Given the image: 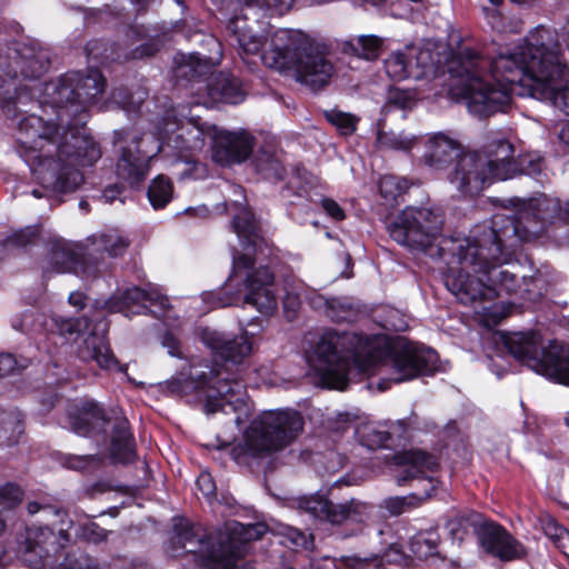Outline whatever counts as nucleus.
<instances>
[{
    "instance_id": "obj_16",
    "label": "nucleus",
    "mask_w": 569,
    "mask_h": 569,
    "mask_svg": "<svg viewBox=\"0 0 569 569\" xmlns=\"http://www.w3.org/2000/svg\"><path fill=\"white\" fill-rule=\"evenodd\" d=\"M71 525L72 521L69 520L68 526L60 528L57 532L48 526L27 527L24 538L19 542L23 562L34 567L39 563L48 566L47 560L70 542Z\"/></svg>"
},
{
    "instance_id": "obj_46",
    "label": "nucleus",
    "mask_w": 569,
    "mask_h": 569,
    "mask_svg": "<svg viewBox=\"0 0 569 569\" xmlns=\"http://www.w3.org/2000/svg\"><path fill=\"white\" fill-rule=\"evenodd\" d=\"M38 236L36 227H26L14 231L6 242L11 246L24 247L31 243Z\"/></svg>"
},
{
    "instance_id": "obj_51",
    "label": "nucleus",
    "mask_w": 569,
    "mask_h": 569,
    "mask_svg": "<svg viewBox=\"0 0 569 569\" xmlns=\"http://www.w3.org/2000/svg\"><path fill=\"white\" fill-rule=\"evenodd\" d=\"M80 536L89 542L98 543L107 538L106 531L94 522L81 527Z\"/></svg>"
},
{
    "instance_id": "obj_37",
    "label": "nucleus",
    "mask_w": 569,
    "mask_h": 569,
    "mask_svg": "<svg viewBox=\"0 0 569 569\" xmlns=\"http://www.w3.org/2000/svg\"><path fill=\"white\" fill-rule=\"evenodd\" d=\"M437 542L436 532H420L410 540V550L416 559L428 561L437 555Z\"/></svg>"
},
{
    "instance_id": "obj_32",
    "label": "nucleus",
    "mask_w": 569,
    "mask_h": 569,
    "mask_svg": "<svg viewBox=\"0 0 569 569\" xmlns=\"http://www.w3.org/2000/svg\"><path fill=\"white\" fill-rule=\"evenodd\" d=\"M88 240L91 242L92 250L104 251L111 257L122 256L130 246V240L118 230L93 234Z\"/></svg>"
},
{
    "instance_id": "obj_55",
    "label": "nucleus",
    "mask_w": 569,
    "mask_h": 569,
    "mask_svg": "<svg viewBox=\"0 0 569 569\" xmlns=\"http://www.w3.org/2000/svg\"><path fill=\"white\" fill-rule=\"evenodd\" d=\"M321 207L329 217L337 221L343 220L346 217L343 209L332 199L323 198Z\"/></svg>"
},
{
    "instance_id": "obj_22",
    "label": "nucleus",
    "mask_w": 569,
    "mask_h": 569,
    "mask_svg": "<svg viewBox=\"0 0 569 569\" xmlns=\"http://www.w3.org/2000/svg\"><path fill=\"white\" fill-rule=\"evenodd\" d=\"M477 536L481 548L500 560L511 561L526 556L522 543L499 525L486 523L479 527Z\"/></svg>"
},
{
    "instance_id": "obj_62",
    "label": "nucleus",
    "mask_w": 569,
    "mask_h": 569,
    "mask_svg": "<svg viewBox=\"0 0 569 569\" xmlns=\"http://www.w3.org/2000/svg\"><path fill=\"white\" fill-rule=\"evenodd\" d=\"M14 365V360L10 355L1 356L0 357V375H6L9 372Z\"/></svg>"
},
{
    "instance_id": "obj_41",
    "label": "nucleus",
    "mask_w": 569,
    "mask_h": 569,
    "mask_svg": "<svg viewBox=\"0 0 569 569\" xmlns=\"http://www.w3.org/2000/svg\"><path fill=\"white\" fill-rule=\"evenodd\" d=\"M378 142L390 150L409 151L417 143V138L405 132H380Z\"/></svg>"
},
{
    "instance_id": "obj_50",
    "label": "nucleus",
    "mask_w": 569,
    "mask_h": 569,
    "mask_svg": "<svg viewBox=\"0 0 569 569\" xmlns=\"http://www.w3.org/2000/svg\"><path fill=\"white\" fill-rule=\"evenodd\" d=\"M301 300H305L303 284H300L286 293L283 299L284 310L296 312V310L299 308L301 303Z\"/></svg>"
},
{
    "instance_id": "obj_26",
    "label": "nucleus",
    "mask_w": 569,
    "mask_h": 569,
    "mask_svg": "<svg viewBox=\"0 0 569 569\" xmlns=\"http://www.w3.org/2000/svg\"><path fill=\"white\" fill-rule=\"evenodd\" d=\"M9 59L8 63L0 62V64L3 66L7 74L10 77H18L20 74L26 79H36L44 73L49 67L48 54L43 51L22 54L14 51L13 56L9 57Z\"/></svg>"
},
{
    "instance_id": "obj_20",
    "label": "nucleus",
    "mask_w": 569,
    "mask_h": 569,
    "mask_svg": "<svg viewBox=\"0 0 569 569\" xmlns=\"http://www.w3.org/2000/svg\"><path fill=\"white\" fill-rule=\"evenodd\" d=\"M198 336L214 356L232 365L241 363L252 353V336L247 331L233 337L213 329L201 328Z\"/></svg>"
},
{
    "instance_id": "obj_56",
    "label": "nucleus",
    "mask_w": 569,
    "mask_h": 569,
    "mask_svg": "<svg viewBox=\"0 0 569 569\" xmlns=\"http://www.w3.org/2000/svg\"><path fill=\"white\" fill-rule=\"evenodd\" d=\"M341 566L346 567L347 569H357L365 566H375L380 567L383 566V563L380 561L378 562V558L372 559L370 562L368 559H361L358 557H343L341 559Z\"/></svg>"
},
{
    "instance_id": "obj_12",
    "label": "nucleus",
    "mask_w": 569,
    "mask_h": 569,
    "mask_svg": "<svg viewBox=\"0 0 569 569\" xmlns=\"http://www.w3.org/2000/svg\"><path fill=\"white\" fill-rule=\"evenodd\" d=\"M569 219V203L561 204L557 198L540 194L521 202L515 218L495 214L490 227L508 238L516 236L521 240H530L541 234L548 224L556 220Z\"/></svg>"
},
{
    "instance_id": "obj_24",
    "label": "nucleus",
    "mask_w": 569,
    "mask_h": 569,
    "mask_svg": "<svg viewBox=\"0 0 569 569\" xmlns=\"http://www.w3.org/2000/svg\"><path fill=\"white\" fill-rule=\"evenodd\" d=\"M459 151L460 144L456 140L449 138L443 133H436L428 139L427 150L423 154L426 163L436 170H442L447 168V166L451 163L455 159L457 160L453 170L448 176L450 183L453 184L456 188L457 186L451 181V178L456 172V167L462 157L472 153L469 152L459 156ZM480 153H483V151H481Z\"/></svg>"
},
{
    "instance_id": "obj_39",
    "label": "nucleus",
    "mask_w": 569,
    "mask_h": 569,
    "mask_svg": "<svg viewBox=\"0 0 569 569\" xmlns=\"http://www.w3.org/2000/svg\"><path fill=\"white\" fill-rule=\"evenodd\" d=\"M360 442L369 449L385 447L390 439V432L380 429L378 426L367 423L357 429Z\"/></svg>"
},
{
    "instance_id": "obj_52",
    "label": "nucleus",
    "mask_w": 569,
    "mask_h": 569,
    "mask_svg": "<svg viewBox=\"0 0 569 569\" xmlns=\"http://www.w3.org/2000/svg\"><path fill=\"white\" fill-rule=\"evenodd\" d=\"M99 46L100 43L98 41H92V42H89L86 47V50L88 52V56L91 57L92 59L94 60H103V61H107V60H120V59H128V52H123V53H114V54H106L103 52H99Z\"/></svg>"
},
{
    "instance_id": "obj_63",
    "label": "nucleus",
    "mask_w": 569,
    "mask_h": 569,
    "mask_svg": "<svg viewBox=\"0 0 569 569\" xmlns=\"http://www.w3.org/2000/svg\"><path fill=\"white\" fill-rule=\"evenodd\" d=\"M487 18H488V21L489 23H491V26L493 28H497L499 27V12L497 9H488V8H485L483 9Z\"/></svg>"
},
{
    "instance_id": "obj_27",
    "label": "nucleus",
    "mask_w": 569,
    "mask_h": 569,
    "mask_svg": "<svg viewBox=\"0 0 569 569\" xmlns=\"http://www.w3.org/2000/svg\"><path fill=\"white\" fill-rule=\"evenodd\" d=\"M208 101L203 103H217L224 102L230 104H237L244 98L243 91L240 88L239 81L223 73L211 76L206 86Z\"/></svg>"
},
{
    "instance_id": "obj_35",
    "label": "nucleus",
    "mask_w": 569,
    "mask_h": 569,
    "mask_svg": "<svg viewBox=\"0 0 569 569\" xmlns=\"http://www.w3.org/2000/svg\"><path fill=\"white\" fill-rule=\"evenodd\" d=\"M299 509L309 513L316 519L325 520L333 525V512L337 510V505L332 503L325 496L312 495L301 497L298 500Z\"/></svg>"
},
{
    "instance_id": "obj_31",
    "label": "nucleus",
    "mask_w": 569,
    "mask_h": 569,
    "mask_svg": "<svg viewBox=\"0 0 569 569\" xmlns=\"http://www.w3.org/2000/svg\"><path fill=\"white\" fill-rule=\"evenodd\" d=\"M174 77L177 80L192 81L210 72L211 63L196 54H178L174 58Z\"/></svg>"
},
{
    "instance_id": "obj_58",
    "label": "nucleus",
    "mask_w": 569,
    "mask_h": 569,
    "mask_svg": "<svg viewBox=\"0 0 569 569\" xmlns=\"http://www.w3.org/2000/svg\"><path fill=\"white\" fill-rule=\"evenodd\" d=\"M86 295L80 291H73L68 297V302L78 310H81L86 306Z\"/></svg>"
},
{
    "instance_id": "obj_64",
    "label": "nucleus",
    "mask_w": 569,
    "mask_h": 569,
    "mask_svg": "<svg viewBox=\"0 0 569 569\" xmlns=\"http://www.w3.org/2000/svg\"><path fill=\"white\" fill-rule=\"evenodd\" d=\"M558 137L560 142L569 147V121L561 127Z\"/></svg>"
},
{
    "instance_id": "obj_33",
    "label": "nucleus",
    "mask_w": 569,
    "mask_h": 569,
    "mask_svg": "<svg viewBox=\"0 0 569 569\" xmlns=\"http://www.w3.org/2000/svg\"><path fill=\"white\" fill-rule=\"evenodd\" d=\"M256 170L268 180L279 181L283 179L286 169L282 163L281 153L262 149L254 158Z\"/></svg>"
},
{
    "instance_id": "obj_28",
    "label": "nucleus",
    "mask_w": 569,
    "mask_h": 569,
    "mask_svg": "<svg viewBox=\"0 0 569 569\" xmlns=\"http://www.w3.org/2000/svg\"><path fill=\"white\" fill-rule=\"evenodd\" d=\"M51 262L54 264L58 272L73 271L84 279L96 277L98 271L96 267L79 263L78 253L73 246L66 241H58L52 246Z\"/></svg>"
},
{
    "instance_id": "obj_54",
    "label": "nucleus",
    "mask_w": 569,
    "mask_h": 569,
    "mask_svg": "<svg viewBox=\"0 0 569 569\" xmlns=\"http://www.w3.org/2000/svg\"><path fill=\"white\" fill-rule=\"evenodd\" d=\"M137 94H138L137 99H133L132 96L130 98H127V97H122L120 91H114L112 93V98H113L114 102L121 104L123 109H127L130 111V110H137L143 101L144 93L137 92Z\"/></svg>"
},
{
    "instance_id": "obj_8",
    "label": "nucleus",
    "mask_w": 569,
    "mask_h": 569,
    "mask_svg": "<svg viewBox=\"0 0 569 569\" xmlns=\"http://www.w3.org/2000/svg\"><path fill=\"white\" fill-rule=\"evenodd\" d=\"M261 62L279 71H291L296 80L313 90L326 87L335 73L326 53L290 30H276Z\"/></svg>"
},
{
    "instance_id": "obj_15",
    "label": "nucleus",
    "mask_w": 569,
    "mask_h": 569,
    "mask_svg": "<svg viewBox=\"0 0 569 569\" xmlns=\"http://www.w3.org/2000/svg\"><path fill=\"white\" fill-rule=\"evenodd\" d=\"M442 223V216L435 210L408 207L389 226V233L402 246L427 251L438 240Z\"/></svg>"
},
{
    "instance_id": "obj_49",
    "label": "nucleus",
    "mask_w": 569,
    "mask_h": 569,
    "mask_svg": "<svg viewBox=\"0 0 569 569\" xmlns=\"http://www.w3.org/2000/svg\"><path fill=\"white\" fill-rule=\"evenodd\" d=\"M379 188L381 194L386 198H396L402 190H405L399 179L393 176H386L381 178Z\"/></svg>"
},
{
    "instance_id": "obj_36",
    "label": "nucleus",
    "mask_w": 569,
    "mask_h": 569,
    "mask_svg": "<svg viewBox=\"0 0 569 569\" xmlns=\"http://www.w3.org/2000/svg\"><path fill=\"white\" fill-rule=\"evenodd\" d=\"M23 431L20 415L0 410V448L16 445Z\"/></svg>"
},
{
    "instance_id": "obj_3",
    "label": "nucleus",
    "mask_w": 569,
    "mask_h": 569,
    "mask_svg": "<svg viewBox=\"0 0 569 569\" xmlns=\"http://www.w3.org/2000/svg\"><path fill=\"white\" fill-rule=\"evenodd\" d=\"M438 355L429 348L399 339L390 343L385 356L369 339L353 332L329 330L315 347L310 366L321 382L343 390L351 370L359 373H390V380L402 382L437 369Z\"/></svg>"
},
{
    "instance_id": "obj_61",
    "label": "nucleus",
    "mask_w": 569,
    "mask_h": 569,
    "mask_svg": "<svg viewBox=\"0 0 569 569\" xmlns=\"http://www.w3.org/2000/svg\"><path fill=\"white\" fill-rule=\"evenodd\" d=\"M389 101L392 103L398 104L400 108H407L408 107V99L406 93L400 91L391 92L389 96Z\"/></svg>"
},
{
    "instance_id": "obj_53",
    "label": "nucleus",
    "mask_w": 569,
    "mask_h": 569,
    "mask_svg": "<svg viewBox=\"0 0 569 569\" xmlns=\"http://www.w3.org/2000/svg\"><path fill=\"white\" fill-rule=\"evenodd\" d=\"M197 487L203 493L206 498L214 497L216 483L212 476L209 472H201L197 478Z\"/></svg>"
},
{
    "instance_id": "obj_48",
    "label": "nucleus",
    "mask_w": 569,
    "mask_h": 569,
    "mask_svg": "<svg viewBox=\"0 0 569 569\" xmlns=\"http://www.w3.org/2000/svg\"><path fill=\"white\" fill-rule=\"evenodd\" d=\"M282 535L292 547L308 549L312 545L310 537L297 528L284 527Z\"/></svg>"
},
{
    "instance_id": "obj_19",
    "label": "nucleus",
    "mask_w": 569,
    "mask_h": 569,
    "mask_svg": "<svg viewBox=\"0 0 569 569\" xmlns=\"http://www.w3.org/2000/svg\"><path fill=\"white\" fill-rule=\"evenodd\" d=\"M59 332L70 340H77L84 336L83 343L78 350L79 357L83 361H96L100 368L113 369L118 367L108 342L102 335L89 332L86 335L82 328L88 327L87 319H62L57 322Z\"/></svg>"
},
{
    "instance_id": "obj_42",
    "label": "nucleus",
    "mask_w": 569,
    "mask_h": 569,
    "mask_svg": "<svg viewBox=\"0 0 569 569\" xmlns=\"http://www.w3.org/2000/svg\"><path fill=\"white\" fill-rule=\"evenodd\" d=\"M542 529L555 546L567 555L569 550V531L560 526L553 518L549 517L543 521Z\"/></svg>"
},
{
    "instance_id": "obj_5",
    "label": "nucleus",
    "mask_w": 569,
    "mask_h": 569,
    "mask_svg": "<svg viewBox=\"0 0 569 569\" xmlns=\"http://www.w3.org/2000/svg\"><path fill=\"white\" fill-rule=\"evenodd\" d=\"M214 129L200 121V116L188 117L184 108L167 110L158 127L160 143L144 134L128 132V146L121 150L117 174L131 187L138 186L148 174L150 160L166 147L181 151H198L204 146L207 136L214 138Z\"/></svg>"
},
{
    "instance_id": "obj_40",
    "label": "nucleus",
    "mask_w": 569,
    "mask_h": 569,
    "mask_svg": "<svg viewBox=\"0 0 569 569\" xmlns=\"http://www.w3.org/2000/svg\"><path fill=\"white\" fill-rule=\"evenodd\" d=\"M148 197L153 208H163L172 197V184L163 176H158L148 189Z\"/></svg>"
},
{
    "instance_id": "obj_57",
    "label": "nucleus",
    "mask_w": 569,
    "mask_h": 569,
    "mask_svg": "<svg viewBox=\"0 0 569 569\" xmlns=\"http://www.w3.org/2000/svg\"><path fill=\"white\" fill-rule=\"evenodd\" d=\"M180 166H183V169L173 171V173L179 176L180 179H186L193 174V172L196 171V169L198 167V163L193 160L186 158L184 160H177L173 163V167L176 169H178Z\"/></svg>"
},
{
    "instance_id": "obj_1",
    "label": "nucleus",
    "mask_w": 569,
    "mask_h": 569,
    "mask_svg": "<svg viewBox=\"0 0 569 569\" xmlns=\"http://www.w3.org/2000/svg\"><path fill=\"white\" fill-rule=\"evenodd\" d=\"M448 72L455 79L452 94L477 117L506 111L513 94L548 101L569 116V67L556 33L545 27L491 59L462 50L449 61Z\"/></svg>"
},
{
    "instance_id": "obj_34",
    "label": "nucleus",
    "mask_w": 569,
    "mask_h": 569,
    "mask_svg": "<svg viewBox=\"0 0 569 569\" xmlns=\"http://www.w3.org/2000/svg\"><path fill=\"white\" fill-rule=\"evenodd\" d=\"M373 507L369 503L351 499L349 502L338 503L333 512V525H341L346 521L362 523L367 521Z\"/></svg>"
},
{
    "instance_id": "obj_11",
    "label": "nucleus",
    "mask_w": 569,
    "mask_h": 569,
    "mask_svg": "<svg viewBox=\"0 0 569 569\" xmlns=\"http://www.w3.org/2000/svg\"><path fill=\"white\" fill-rule=\"evenodd\" d=\"M500 340L506 350L535 372L569 386V350L556 342L542 348L535 332L503 333Z\"/></svg>"
},
{
    "instance_id": "obj_43",
    "label": "nucleus",
    "mask_w": 569,
    "mask_h": 569,
    "mask_svg": "<svg viewBox=\"0 0 569 569\" xmlns=\"http://www.w3.org/2000/svg\"><path fill=\"white\" fill-rule=\"evenodd\" d=\"M232 227L239 238L246 239L249 244H256L257 227L251 212L243 211L240 216L234 217Z\"/></svg>"
},
{
    "instance_id": "obj_29",
    "label": "nucleus",
    "mask_w": 569,
    "mask_h": 569,
    "mask_svg": "<svg viewBox=\"0 0 569 569\" xmlns=\"http://www.w3.org/2000/svg\"><path fill=\"white\" fill-rule=\"evenodd\" d=\"M383 47V38L375 34H363L345 40L340 43L343 53L368 61L379 58Z\"/></svg>"
},
{
    "instance_id": "obj_2",
    "label": "nucleus",
    "mask_w": 569,
    "mask_h": 569,
    "mask_svg": "<svg viewBox=\"0 0 569 569\" xmlns=\"http://www.w3.org/2000/svg\"><path fill=\"white\" fill-rule=\"evenodd\" d=\"M106 81L97 69L86 74L72 71L46 91L58 123L30 114L19 123L20 154L37 181L46 189L68 192L83 181L78 166H91L100 158L97 143L80 132L84 111L98 101Z\"/></svg>"
},
{
    "instance_id": "obj_44",
    "label": "nucleus",
    "mask_w": 569,
    "mask_h": 569,
    "mask_svg": "<svg viewBox=\"0 0 569 569\" xmlns=\"http://www.w3.org/2000/svg\"><path fill=\"white\" fill-rule=\"evenodd\" d=\"M326 119L337 127L342 134H351L356 130L358 119L339 110H330L326 112Z\"/></svg>"
},
{
    "instance_id": "obj_18",
    "label": "nucleus",
    "mask_w": 569,
    "mask_h": 569,
    "mask_svg": "<svg viewBox=\"0 0 569 569\" xmlns=\"http://www.w3.org/2000/svg\"><path fill=\"white\" fill-rule=\"evenodd\" d=\"M206 411L232 415V421L239 427L249 417L250 408L244 399V386L238 380L217 379L207 393Z\"/></svg>"
},
{
    "instance_id": "obj_17",
    "label": "nucleus",
    "mask_w": 569,
    "mask_h": 569,
    "mask_svg": "<svg viewBox=\"0 0 569 569\" xmlns=\"http://www.w3.org/2000/svg\"><path fill=\"white\" fill-rule=\"evenodd\" d=\"M385 69L395 81L419 80L436 74L437 67L431 50L417 46H407L392 52L385 60Z\"/></svg>"
},
{
    "instance_id": "obj_4",
    "label": "nucleus",
    "mask_w": 569,
    "mask_h": 569,
    "mask_svg": "<svg viewBox=\"0 0 569 569\" xmlns=\"http://www.w3.org/2000/svg\"><path fill=\"white\" fill-rule=\"evenodd\" d=\"M505 241L498 229L483 227L467 238H442L437 256L445 262V284L462 303L491 301L506 295L529 292L526 278L521 280L509 269L501 268L508 260Z\"/></svg>"
},
{
    "instance_id": "obj_13",
    "label": "nucleus",
    "mask_w": 569,
    "mask_h": 569,
    "mask_svg": "<svg viewBox=\"0 0 569 569\" xmlns=\"http://www.w3.org/2000/svg\"><path fill=\"white\" fill-rule=\"evenodd\" d=\"M260 0L244 1L239 13L228 22L227 29L238 43L241 59L250 63V59L258 57L270 49V41L276 31H271L269 22L262 16Z\"/></svg>"
},
{
    "instance_id": "obj_14",
    "label": "nucleus",
    "mask_w": 569,
    "mask_h": 569,
    "mask_svg": "<svg viewBox=\"0 0 569 569\" xmlns=\"http://www.w3.org/2000/svg\"><path fill=\"white\" fill-rule=\"evenodd\" d=\"M397 461L400 467V470L396 476L398 485L401 486L411 480H427L428 488L425 489L423 497L409 495L386 499L383 501V507L392 516H399L420 506L431 496L435 490V479L432 478V473L438 468L437 458L420 449H412L402 452L397 457Z\"/></svg>"
},
{
    "instance_id": "obj_47",
    "label": "nucleus",
    "mask_w": 569,
    "mask_h": 569,
    "mask_svg": "<svg viewBox=\"0 0 569 569\" xmlns=\"http://www.w3.org/2000/svg\"><path fill=\"white\" fill-rule=\"evenodd\" d=\"M305 300L310 305L312 309L328 315V308L331 303V298H327L323 295L305 287Z\"/></svg>"
},
{
    "instance_id": "obj_10",
    "label": "nucleus",
    "mask_w": 569,
    "mask_h": 569,
    "mask_svg": "<svg viewBox=\"0 0 569 569\" xmlns=\"http://www.w3.org/2000/svg\"><path fill=\"white\" fill-rule=\"evenodd\" d=\"M303 426V417L297 410H266L246 429L243 451L251 457H266L281 451L298 439Z\"/></svg>"
},
{
    "instance_id": "obj_25",
    "label": "nucleus",
    "mask_w": 569,
    "mask_h": 569,
    "mask_svg": "<svg viewBox=\"0 0 569 569\" xmlns=\"http://www.w3.org/2000/svg\"><path fill=\"white\" fill-rule=\"evenodd\" d=\"M69 423L73 432L88 436L103 430L107 418L104 411L93 401H82L69 412Z\"/></svg>"
},
{
    "instance_id": "obj_59",
    "label": "nucleus",
    "mask_w": 569,
    "mask_h": 569,
    "mask_svg": "<svg viewBox=\"0 0 569 569\" xmlns=\"http://www.w3.org/2000/svg\"><path fill=\"white\" fill-rule=\"evenodd\" d=\"M163 346L169 349L171 356H179V343L172 335L168 333L164 336Z\"/></svg>"
},
{
    "instance_id": "obj_38",
    "label": "nucleus",
    "mask_w": 569,
    "mask_h": 569,
    "mask_svg": "<svg viewBox=\"0 0 569 569\" xmlns=\"http://www.w3.org/2000/svg\"><path fill=\"white\" fill-rule=\"evenodd\" d=\"M359 308L348 297L331 298V303L328 308L327 317L332 321H353L358 317Z\"/></svg>"
},
{
    "instance_id": "obj_7",
    "label": "nucleus",
    "mask_w": 569,
    "mask_h": 569,
    "mask_svg": "<svg viewBox=\"0 0 569 569\" xmlns=\"http://www.w3.org/2000/svg\"><path fill=\"white\" fill-rule=\"evenodd\" d=\"M267 529L263 523L244 526L238 521L226 522L223 528L207 539H197L198 533L184 520L174 523L172 542L186 549L197 563L207 569H230L248 550V543L260 539Z\"/></svg>"
},
{
    "instance_id": "obj_6",
    "label": "nucleus",
    "mask_w": 569,
    "mask_h": 569,
    "mask_svg": "<svg viewBox=\"0 0 569 569\" xmlns=\"http://www.w3.org/2000/svg\"><path fill=\"white\" fill-rule=\"evenodd\" d=\"M515 148L506 139L487 142L483 153L462 157L451 181L465 194H477L495 181L513 179L519 174L537 176L542 171L540 158L525 157L517 160Z\"/></svg>"
},
{
    "instance_id": "obj_60",
    "label": "nucleus",
    "mask_w": 569,
    "mask_h": 569,
    "mask_svg": "<svg viewBox=\"0 0 569 569\" xmlns=\"http://www.w3.org/2000/svg\"><path fill=\"white\" fill-rule=\"evenodd\" d=\"M120 192L121 190L118 186H111L103 190L102 198L106 202L112 203L118 198Z\"/></svg>"
},
{
    "instance_id": "obj_45",
    "label": "nucleus",
    "mask_w": 569,
    "mask_h": 569,
    "mask_svg": "<svg viewBox=\"0 0 569 569\" xmlns=\"http://www.w3.org/2000/svg\"><path fill=\"white\" fill-rule=\"evenodd\" d=\"M99 459L94 455H67L62 460L64 467L73 470H84L93 465H97Z\"/></svg>"
},
{
    "instance_id": "obj_30",
    "label": "nucleus",
    "mask_w": 569,
    "mask_h": 569,
    "mask_svg": "<svg viewBox=\"0 0 569 569\" xmlns=\"http://www.w3.org/2000/svg\"><path fill=\"white\" fill-rule=\"evenodd\" d=\"M110 452L112 459L118 462L128 463L134 459L133 440L126 420L114 426Z\"/></svg>"
},
{
    "instance_id": "obj_23",
    "label": "nucleus",
    "mask_w": 569,
    "mask_h": 569,
    "mask_svg": "<svg viewBox=\"0 0 569 569\" xmlns=\"http://www.w3.org/2000/svg\"><path fill=\"white\" fill-rule=\"evenodd\" d=\"M252 149L253 138L246 131L220 130L214 133L213 159L223 166L247 160Z\"/></svg>"
},
{
    "instance_id": "obj_21",
    "label": "nucleus",
    "mask_w": 569,
    "mask_h": 569,
    "mask_svg": "<svg viewBox=\"0 0 569 569\" xmlns=\"http://www.w3.org/2000/svg\"><path fill=\"white\" fill-rule=\"evenodd\" d=\"M107 308L112 312H128L131 307L150 309L160 317L169 307V300L160 290L149 284L147 288L131 287L119 292L107 301Z\"/></svg>"
},
{
    "instance_id": "obj_9",
    "label": "nucleus",
    "mask_w": 569,
    "mask_h": 569,
    "mask_svg": "<svg viewBox=\"0 0 569 569\" xmlns=\"http://www.w3.org/2000/svg\"><path fill=\"white\" fill-rule=\"evenodd\" d=\"M218 306L249 305L263 316L278 310L279 290L273 272L266 266L256 267L247 254L233 257V273L222 289Z\"/></svg>"
}]
</instances>
